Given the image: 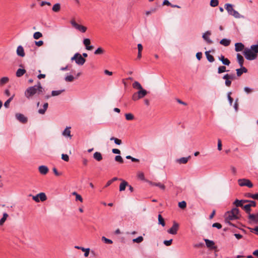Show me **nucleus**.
I'll return each instance as SVG.
<instances>
[{
  "mask_svg": "<svg viewBox=\"0 0 258 258\" xmlns=\"http://www.w3.org/2000/svg\"><path fill=\"white\" fill-rule=\"evenodd\" d=\"M218 150L221 151L222 150V142L220 139L218 140Z\"/></svg>",
  "mask_w": 258,
  "mask_h": 258,
  "instance_id": "nucleus-61",
  "label": "nucleus"
},
{
  "mask_svg": "<svg viewBox=\"0 0 258 258\" xmlns=\"http://www.w3.org/2000/svg\"><path fill=\"white\" fill-rule=\"evenodd\" d=\"M178 206L181 209H184L186 207V203L185 201H182L178 203Z\"/></svg>",
  "mask_w": 258,
  "mask_h": 258,
  "instance_id": "nucleus-48",
  "label": "nucleus"
},
{
  "mask_svg": "<svg viewBox=\"0 0 258 258\" xmlns=\"http://www.w3.org/2000/svg\"><path fill=\"white\" fill-rule=\"evenodd\" d=\"M102 240L103 241H104L105 243H108V244H112L113 242L111 240L108 239L104 236H103L102 237Z\"/></svg>",
  "mask_w": 258,
  "mask_h": 258,
  "instance_id": "nucleus-50",
  "label": "nucleus"
},
{
  "mask_svg": "<svg viewBox=\"0 0 258 258\" xmlns=\"http://www.w3.org/2000/svg\"><path fill=\"white\" fill-rule=\"evenodd\" d=\"M223 79H225V80H227L228 79H234V75L227 74L223 76Z\"/></svg>",
  "mask_w": 258,
  "mask_h": 258,
  "instance_id": "nucleus-41",
  "label": "nucleus"
},
{
  "mask_svg": "<svg viewBox=\"0 0 258 258\" xmlns=\"http://www.w3.org/2000/svg\"><path fill=\"white\" fill-rule=\"evenodd\" d=\"M178 228L179 224L177 222L174 221L172 226L168 230L167 232L169 234L175 235L177 234Z\"/></svg>",
  "mask_w": 258,
  "mask_h": 258,
  "instance_id": "nucleus-10",
  "label": "nucleus"
},
{
  "mask_svg": "<svg viewBox=\"0 0 258 258\" xmlns=\"http://www.w3.org/2000/svg\"><path fill=\"white\" fill-rule=\"evenodd\" d=\"M48 168L45 165H41L38 167V171L42 175L46 174L48 172Z\"/></svg>",
  "mask_w": 258,
  "mask_h": 258,
  "instance_id": "nucleus-14",
  "label": "nucleus"
},
{
  "mask_svg": "<svg viewBox=\"0 0 258 258\" xmlns=\"http://www.w3.org/2000/svg\"><path fill=\"white\" fill-rule=\"evenodd\" d=\"M9 215L7 213H4L3 217L0 219V226H2L6 221Z\"/></svg>",
  "mask_w": 258,
  "mask_h": 258,
  "instance_id": "nucleus-32",
  "label": "nucleus"
},
{
  "mask_svg": "<svg viewBox=\"0 0 258 258\" xmlns=\"http://www.w3.org/2000/svg\"><path fill=\"white\" fill-rule=\"evenodd\" d=\"M43 88L39 82L37 84L32 87H28L25 92V96L30 99L32 96L36 93L40 94L43 92Z\"/></svg>",
  "mask_w": 258,
  "mask_h": 258,
  "instance_id": "nucleus-2",
  "label": "nucleus"
},
{
  "mask_svg": "<svg viewBox=\"0 0 258 258\" xmlns=\"http://www.w3.org/2000/svg\"><path fill=\"white\" fill-rule=\"evenodd\" d=\"M35 43L36 45H37L38 46H41L43 44L44 42L42 40H40L38 41H35Z\"/></svg>",
  "mask_w": 258,
  "mask_h": 258,
  "instance_id": "nucleus-63",
  "label": "nucleus"
},
{
  "mask_svg": "<svg viewBox=\"0 0 258 258\" xmlns=\"http://www.w3.org/2000/svg\"><path fill=\"white\" fill-rule=\"evenodd\" d=\"M26 73V70L24 69H19L16 72V76L21 77Z\"/></svg>",
  "mask_w": 258,
  "mask_h": 258,
  "instance_id": "nucleus-31",
  "label": "nucleus"
},
{
  "mask_svg": "<svg viewBox=\"0 0 258 258\" xmlns=\"http://www.w3.org/2000/svg\"><path fill=\"white\" fill-rule=\"evenodd\" d=\"M244 45L241 42L236 43L235 44V50L236 51H241L244 50Z\"/></svg>",
  "mask_w": 258,
  "mask_h": 258,
  "instance_id": "nucleus-15",
  "label": "nucleus"
},
{
  "mask_svg": "<svg viewBox=\"0 0 258 258\" xmlns=\"http://www.w3.org/2000/svg\"><path fill=\"white\" fill-rule=\"evenodd\" d=\"M125 118L127 120H132L134 118V116L132 113H126L125 114Z\"/></svg>",
  "mask_w": 258,
  "mask_h": 258,
  "instance_id": "nucleus-44",
  "label": "nucleus"
},
{
  "mask_svg": "<svg viewBox=\"0 0 258 258\" xmlns=\"http://www.w3.org/2000/svg\"><path fill=\"white\" fill-rule=\"evenodd\" d=\"M239 211L236 208H233L231 211L225 214V221L230 225H233L229 221L239 218Z\"/></svg>",
  "mask_w": 258,
  "mask_h": 258,
  "instance_id": "nucleus-3",
  "label": "nucleus"
},
{
  "mask_svg": "<svg viewBox=\"0 0 258 258\" xmlns=\"http://www.w3.org/2000/svg\"><path fill=\"white\" fill-rule=\"evenodd\" d=\"M137 93L140 99L143 98L147 94V91L143 89L139 90Z\"/></svg>",
  "mask_w": 258,
  "mask_h": 258,
  "instance_id": "nucleus-22",
  "label": "nucleus"
},
{
  "mask_svg": "<svg viewBox=\"0 0 258 258\" xmlns=\"http://www.w3.org/2000/svg\"><path fill=\"white\" fill-rule=\"evenodd\" d=\"M225 9L229 15L233 16L235 18H243L244 17L241 15L237 11L233 8V5L230 4H226L224 6Z\"/></svg>",
  "mask_w": 258,
  "mask_h": 258,
  "instance_id": "nucleus-4",
  "label": "nucleus"
},
{
  "mask_svg": "<svg viewBox=\"0 0 258 258\" xmlns=\"http://www.w3.org/2000/svg\"><path fill=\"white\" fill-rule=\"evenodd\" d=\"M248 200H236L234 203L236 207H242L243 203H248Z\"/></svg>",
  "mask_w": 258,
  "mask_h": 258,
  "instance_id": "nucleus-28",
  "label": "nucleus"
},
{
  "mask_svg": "<svg viewBox=\"0 0 258 258\" xmlns=\"http://www.w3.org/2000/svg\"><path fill=\"white\" fill-rule=\"evenodd\" d=\"M241 66L242 67L241 68L236 69L237 75L238 76H240L243 73H246L247 71V70L245 68L243 67V66Z\"/></svg>",
  "mask_w": 258,
  "mask_h": 258,
  "instance_id": "nucleus-21",
  "label": "nucleus"
},
{
  "mask_svg": "<svg viewBox=\"0 0 258 258\" xmlns=\"http://www.w3.org/2000/svg\"><path fill=\"white\" fill-rule=\"evenodd\" d=\"M133 241L134 242L139 243L143 241V237L142 236H139L138 237L134 239Z\"/></svg>",
  "mask_w": 258,
  "mask_h": 258,
  "instance_id": "nucleus-46",
  "label": "nucleus"
},
{
  "mask_svg": "<svg viewBox=\"0 0 258 258\" xmlns=\"http://www.w3.org/2000/svg\"><path fill=\"white\" fill-rule=\"evenodd\" d=\"M230 42H231L230 40L227 39H226V38H224V39H222L220 41V43L221 45H224L225 46H229L230 45Z\"/></svg>",
  "mask_w": 258,
  "mask_h": 258,
  "instance_id": "nucleus-29",
  "label": "nucleus"
},
{
  "mask_svg": "<svg viewBox=\"0 0 258 258\" xmlns=\"http://www.w3.org/2000/svg\"><path fill=\"white\" fill-rule=\"evenodd\" d=\"M91 41L89 38H85L83 40V44L85 46L86 49L89 50L93 49V46L90 45Z\"/></svg>",
  "mask_w": 258,
  "mask_h": 258,
  "instance_id": "nucleus-13",
  "label": "nucleus"
},
{
  "mask_svg": "<svg viewBox=\"0 0 258 258\" xmlns=\"http://www.w3.org/2000/svg\"><path fill=\"white\" fill-rule=\"evenodd\" d=\"M243 209L247 213L250 214V212L251 211V207L250 206H249V205H245V206H243Z\"/></svg>",
  "mask_w": 258,
  "mask_h": 258,
  "instance_id": "nucleus-47",
  "label": "nucleus"
},
{
  "mask_svg": "<svg viewBox=\"0 0 258 258\" xmlns=\"http://www.w3.org/2000/svg\"><path fill=\"white\" fill-rule=\"evenodd\" d=\"M172 241V239H170L169 240H164L163 243L166 246H169L171 244Z\"/></svg>",
  "mask_w": 258,
  "mask_h": 258,
  "instance_id": "nucleus-59",
  "label": "nucleus"
},
{
  "mask_svg": "<svg viewBox=\"0 0 258 258\" xmlns=\"http://www.w3.org/2000/svg\"><path fill=\"white\" fill-rule=\"evenodd\" d=\"M211 35V32L210 31H207L205 33H204L203 35V38L209 44L212 43V41L209 38V36Z\"/></svg>",
  "mask_w": 258,
  "mask_h": 258,
  "instance_id": "nucleus-20",
  "label": "nucleus"
},
{
  "mask_svg": "<svg viewBox=\"0 0 258 258\" xmlns=\"http://www.w3.org/2000/svg\"><path fill=\"white\" fill-rule=\"evenodd\" d=\"M132 99L134 101H136V100H138L139 99H140V97H139L138 96V94H137V93H135L133 95V96H132Z\"/></svg>",
  "mask_w": 258,
  "mask_h": 258,
  "instance_id": "nucleus-56",
  "label": "nucleus"
},
{
  "mask_svg": "<svg viewBox=\"0 0 258 258\" xmlns=\"http://www.w3.org/2000/svg\"><path fill=\"white\" fill-rule=\"evenodd\" d=\"M60 5L59 4L57 3L53 5L52 7V11L55 12H58L60 11Z\"/></svg>",
  "mask_w": 258,
  "mask_h": 258,
  "instance_id": "nucleus-37",
  "label": "nucleus"
},
{
  "mask_svg": "<svg viewBox=\"0 0 258 258\" xmlns=\"http://www.w3.org/2000/svg\"><path fill=\"white\" fill-rule=\"evenodd\" d=\"M48 104L45 103L43 105V109H39L38 111V113L41 114H44L48 108Z\"/></svg>",
  "mask_w": 258,
  "mask_h": 258,
  "instance_id": "nucleus-27",
  "label": "nucleus"
},
{
  "mask_svg": "<svg viewBox=\"0 0 258 258\" xmlns=\"http://www.w3.org/2000/svg\"><path fill=\"white\" fill-rule=\"evenodd\" d=\"M61 159L65 161H69V157L67 154H62L61 155Z\"/></svg>",
  "mask_w": 258,
  "mask_h": 258,
  "instance_id": "nucleus-54",
  "label": "nucleus"
},
{
  "mask_svg": "<svg viewBox=\"0 0 258 258\" xmlns=\"http://www.w3.org/2000/svg\"><path fill=\"white\" fill-rule=\"evenodd\" d=\"M42 37V34L40 32H36L33 34V38L35 39H38Z\"/></svg>",
  "mask_w": 258,
  "mask_h": 258,
  "instance_id": "nucleus-42",
  "label": "nucleus"
},
{
  "mask_svg": "<svg viewBox=\"0 0 258 258\" xmlns=\"http://www.w3.org/2000/svg\"><path fill=\"white\" fill-rule=\"evenodd\" d=\"M75 247V248H77L78 249H81L82 251H86V252L84 253V256H85V257L88 256V255L89 254V252H90L89 248H86L79 246H76Z\"/></svg>",
  "mask_w": 258,
  "mask_h": 258,
  "instance_id": "nucleus-19",
  "label": "nucleus"
},
{
  "mask_svg": "<svg viewBox=\"0 0 258 258\" xmlns=\"http://www.w3.org/2000/svg\"><path fill=\"white\" fill-rule=\"evenodd\" d=\"M219 59L222 62L223 64H229L230 63V60L222 55L219 57Z\"/></svg>",
  "mask_w": 258,
  "mask_h": 258,
  "instance_id": "nucleus-30",
  "label": "nucleus"
},
{
  "mask_svg": "<svg viewBox=\"0 0 258 258\" xmlns=\"http://www.w3.org/2000/svg\"><path fill=\"white\" fill-rule=\"evenodd\" d=\"M244 91L247 93H250L253 91V89L248 87H245L244 88Z\"/></svg>",
  "mask_w": 258,
  "mask_h": 258,
  "instance_id": "nucleus-57",
  "label": "nucleus"
},
{
  "mask_svg": "<svg viewBox=\"0 0 258 258\" xmlns=\"http://www.w3.org/2000/svg\"><path fill=\"white\" fill-rule=\"evenodd\" d=\"M16 118L22 123H26L27 121V118L21 113L16 114Z\"/></svg>",
  "mask_w": 258,
  "mask_h": 258,
  "instance_id": "nucleus-12",
  "label": "nucleus"
},
{
  "mask_svg": "<svg viewBox=\"0 0 258 258\" xmlns=\"http://www.w3.org/2000/svg\"><path fill=\"white\" fill-rule=\"evenodd\" d=\"M243 55L249 60L256 59L258 55V44L252 45L250 48H245L243 51Z\"/></svg>",
  "mask_w": 258,
  "mask_h": 258,
  "instance_id": "nucleus-1",
  "label": "nucleus"
},
{
  "mask_svg": "<svg viewBox=\"0 0 258 258\" xmlns=\"http://www.w3.org/2000/svg\"><path fill=\"white\" fill-rule=\"evenodd\" d=\"M204 241L207 247L211 249H215L216 248V246L215 245V243L213 241L208 239H205Z\"/></svg>",
  "mask_w": 258,
  "mask_h": 258,
  "instance_id": "nucleus-11",
  "label": "nucleus"
},
{
  "mask_svg": "<svg viewBox=\"0 0 258 258\" xmlns=\"http://www.w3.org/2000/svg\"><path fill=\"white\" fill-rule=\"evenodd\" d=\"M237 59L239 64H243L244 62L243 57L239 53L237 54Z\"/></svg>",
  "mask_w": 258,
  "mask_h": 258,
  "instance_id": "nucleus-36",
  "label": "nucleus"
},
{
  "mask_svg": "<svg viewBox=\"0 0 258 258\" xmlns=\"http://www.w3.org/2000/svg\"><path fill=\"white\" fill-rule=\"evenodd\" d=\"M128 183L125 180H122L119 185V191H122L125 190L126 186H127Z\"/></svg>",
  "mask_w": 258,
  "mask_h": 258,
  "instance_id": "nucleus-26",
  "label": "nucleus"
},
{
  "mask_svg": "<svg viewBox=\"0 0 258 258\" xmlns=\"http://www.w3.org/2000/svg\"><path fill=\"white\" fill-rule=\"evenodd\" d=\"M71 127H67L62 132V135L66 137H69L71 138L72 136L71 135Z\"/></svg>",
  "mask_w": 258,
  "mask_h": 258,
  "instance_id": "nucleus-18",
  "label": "nucleus"
},
{
  "mask_svg": "<svg viewBox=\"0 0 258 258\" xmlns=\"http://www.w3.org/2000/svg\"><path fill=\"white\" fill-rule=\"evenodd\" d=\"M231 92H229L228 94V100L229 101V103L230 104V105H232V103L233 102V98L230 96V95H231Z\"/></svg>",
  "mask_w": 258,
  "mask_h": 258,
  "instance_id": "nucleus-62",
  "label": "nucleus"
},
{
  "mask_svg": "<svg viewBox=\"0 0 258 258\" xmlns=\"http://www.w3.org/2000/svg\"><path fill=\"white\" fill-rule=\"evenodd\" d=\"M110 140L111 141H112L113 140L114 141V143L116 144V145H120V144H121L122 143V141L120 139H118L117 138H115L114 137H111Z\"/></svg>",
  "mask_w": 258,
  "mask_h": 258,
  "instance_id": "nucleus-43",
  "label": "nucleus"
},
{
  "mask_svg": "<svg viewBox=\"0 0 258 258\" xmlns=\"http://www.w3.org/2000/svg\"><path fill=\"white\" fill-rule=\"evenodd\" d=\"M212 226L213 227H216L218 229H221L222 228L221 224L219 223H215L213 224Z\"/></svg>",
  "mask_w": 258,
  "mask_h": 258,
  "instance_id": "nucleus-58",
  "label": "nucleus"
},
{
  "mask_svg": "<svg viewBox=\"0 0 258 258\" xmlns=\"http://www.w3.org/2000/svg\"><path fill=\"white\" fill-rule=\"evenodd\" d=\"M248 218L252 222H253L255 223H258V214H249Z\"/></svg>",
  "mask_w": 258,
  "mask_h": 258,
  "instance_id": "nucleus-16",
  "label": "nucleus"
},
{
  "mask_svg": "<svg viewBox=\"0 0 258 258\" xmlns=\"http://www.w3.org/2000/svg\"><path fill=\"white\" fill-rule=\"evenodd\" d=\"M72 60H75L78 64H83L85 62V59L79 53L75 54L73 57L71 58Z\"/></svg>",
  "mask_w": 258,
  "mask_h": 258,
  "instance_id": "nucleus-6",
  "label": "nucleus"
},
{
  "mask_svg": "<svg viewBox=\"0 0 258 258\" xmlns=\"http://www.w3.org/2000/svg\"><path fill=\"white\" fill-rule=\"evenodd\" d=\"M93 158L97 161H100L102 159V156L100 152H96L93 154Z\"/></svg>",
  "mask_w": 258,
  "mask_h": 258,
  "instance_id": "nucleus-24",
  "label": "nucleus"
},
{
  "mask_svg": "<svg viewBox=\"0 0 258 258\" xmlns=\"http://www.w3.org/2000/svg\"><path fill=\"white\" fill-rule=\"evenodd\" d=\"M133 87L134 88L138 89V90H141V89H143L141 84L137 81H136L133 83Z\"/></svg>",
  "mask_w": 258,
  "mask_h": 258,
  "instance_id": "nucleus-38",
  "label": "nucleus"
},
{
  "mask_svg": "<svg viewBox=\"0 0 258 258\" xmlns=\"http://www.w3.org/2000/svg\"><path fill=\"white\" fill-rule=\"evenodd\" d=\"M190 156H188L187 157L180 158L177 160V162L179 164H186L188 162V159L190 158Z\"/></svg>",
  "mask_w": 258,
  "mask_h": 258,
  "instance_id": "nucleus-25",
  "label": "nucleus"
},
{
  "mask_svg": "<svg viewBox=\"0 0 258 258\" xmlns=\"http://www.w3.org/2000/svg\"><path fill=\"white\" fill-rule=\"evenodd\" d=\"M70 23L74 28L82 33L86 32L87 30V28L86 26L78 24L74 19L71 20Z\"/></svg>",
  "mask_w": 258,
  "mask_h": 258,
  "instance_id": "nucleus-5",
  "label": "nucleus"
},
{
  "mask_svg": "<svg viewBox=\"0 0 258 258\" xmlns=\"http://www.w3.org/2000/svg\"><path fill=\"white\" fill-rule=\"evenodd\" d=\"M13 96L10 97L8 100H7L4 103V106L5 107L8 108L9 106L10 103L13 99Z\"/></svg>",
  "mask_w": 258,
  "mask_h": 258,
  "instance_id": "nucleus-53",
  "label": "nucleus"
},
{
  "mask_svg": "<svg viewBox=\"0 0 258 258\" xmlns=\"http://www.w3.org/2000/svg\"><path fill=\"white\" fill-rule=\"evenodd\" d=\"M9 81V78L8 77H3L0 80V85H4L7 83Z\"/></svg>",
  "mask_w": 258,
  "mask_h": 258,
  "instance_id": "nucleus-40",
  "label": "nucleus"
},
{
  "mask_svg": "<svg viewBox=\"0 0 258 258\" xmlns=\"http://www.w3.org/2000/svg\"><path fill=\"white\" fill-rule=\"evenodd\" d=\"M245 197L247 198H252L254 200H258V193L255 194H252L250 193H247L245 195Z\"/></svg>",
  "mask_w": 258,
  "mask_h": 258,
  "instance_id": "nucleus-33",
  "label": "nucleus"
},
{
  "mask_svg": "<svg viewBox=\"0 0 258 258\" xmlns=\"http://www.w3.org/2000/svg\"><path fill=\"white\" fill-rule=\"evenodd\" d=\"M248 203L249 204L248 205H249V206H250V207H255L256 206V203L255 201H249V200H248Z\"/></svg>",
  "mask_w": 258,
  "mask_h": 258,
  "instance_id": "nucleus-60",
  "label": "nucleus"
},
{
  "mask_svg": "<svg viewBox=\"0 0 258 258\" xmlns=\"http://www.w3.org/2000/svg\"><path fill=\"white\" fill-rule=\"evenodd\" d=\"M72 73L73 75H67L65 77V81L67 82H73L74 81L75 79H77L78 78V77L81 75V72H78L77 73L75 71H73L72 72Z\"/></svg>",
  "mask_w": 258,
  "mask_h": 258,
  "instance_id": "nucleus-8",
  "label": "nucleus"
},
{
  "mask_svg": "<svg viewBox=\"0 0 258 258\" xmlns=\"http://www.w3.org/2000/svg\"><path fill=\"white\" fill-rule=\"evenodd\" d=\"M76 201H80L81 202H83V198H82V197L81 196V195L78 194L77 195V196H76Z\"/></svg>",
  "mask_w": 258,
  "mask_h": 258,
  "instance_id": "nucleus-64",
  "label": "nucleus"
},
{
  "mask_svg": "<svg viewBox=\"0 0 258 258\" xmlns=\"http://www.w3.org/2000/svg\"><path fill=\"white\" fill-rule=\"evenodd\" d=\"M126 158L127 159H131V160L133 161V162H139V160L138 159H137V158H134V157H132L130 155H128V156H126Z\"/></svg>",
  "mask_w": 258,
  "mask_h": 258,
  "instance_id": "nucleus-55",
  "label": "nucleus"
},
{
  "mask_svg": "<svg viewBox=\"0 0 258 258\" xmlns=\"http://www.w3.org/2000/svg\"><path fill=\"white\" fill-rule=\"evenodd\" d=\"M17 53L19 56H20L21 57H23L25 56L24 48L22 46L20 45L17 47Z\"/></svg>",
  "mask_w": 258,
  "mask_h": 258,
  "instance_id": "nucleus-17",
  "label": "nucleus"
},
{
  "mask_svg": "<svg viewBox=\"0 0 258 258\" xmlns=\"http://www.w3.org/2000/svg\"><path fill=\"white\" fill-rule=\"evenodd\" d=\"M149 183L150 185H153V186H158L159 187H160L161 189H162L163 190H164L165 188V185L160 182L156 183V182H153L152 181H149Z\"/></svg>",
  "mask_w": 258,
  "mask_h": 258,
  "instance_id": "nucleus-23",
  "label": "nucleus"
},
{
  "mask_svg": "<svg viewBox=\"0 0 258 258\" xmlns=\"http://www.w3.org/2000/svg\"><path fill=\"white\" fill-rule=\"evenodd\" d=\"M32 199L36 202H39L40 201L44 202L46 200L47 197L45 193L40 192L35 196H32Z\"/></svg>",
  "mask_w": 258,
  "mask_h": 258,
  "instance_id": "nucleus-9",
  "label": "nucleus"
},
{
  "mask_svg": "<svg viewBox=\"0 0 258 258\" xmlns=\"http://www.w3.org/2000/svg\"><path fill=\"white\" fill-rule=\"evenodd\" d=\"M103 52H104V50L102 48L99 47L95 50V51L94 52V53L95 54H102L103 53Z\"/></svg>",
  "mask_w": 258,
  "mask_h": 258,
  "instance_id": "nucleus-52",
  "label": "nucleus"
},
{
  "mask_svg": "<svg viewBox=\"0 0 258 258\" xmlns=\"http://www.w3.org/2000/svg\"><path fill=\"white\" fill-rule=\"evenodd\" d=\"M158 218L159 224H161L162 226H164L165 225V223L164 222V219L160 214L158 215Z\"/></svg>",
  "mask_w": 258,
  "mask_h": 258,
  "instance_id": "nucleus-39",
  "label": "nucleus"
},
{
  "mask_svg": "<svg viewBox=\"0 0 258 258\" xmlns=\"http://www.w3.org/2000/svg\"><path fill=\"white\" fill-rule=\"evenodd\" d=\"M238 183L240 186H247L249 188L253 187V184L250 180L246 178L239 179L237 180Z\"/></svg>",
  "mask_w": 258,
  "mask_h": 258,
  "instance_id": "nucleus-7",
  "label": "nucleus"
},
{
  "mask_svg": "<svg viewBox=\"0 0 258 258\" xmlns=\"http://www.w3.org/2000/svg\"><path fill=\"white\" fill-rule=\"evenodd\" d=\"M219 4L218 0H211L210 2V6L212 7H215Z\"/></svg>",
  "mask_w": 258,
  "mask_h": 258,
  "instance_id": "nucleus-45",
  "label": "nucleus"
},
{
  "mask_svg": "<svg viewBox=\"0 0 258 258\" xmlns=\"http://www.w3.org/2000/svg\"><path fill=\"white\" fill-rule=\"evenodd\" d=\"M64 89L59 90H55L52 91L51 92V96H56L59 95L61 93L64 91Z\"/></svg>",
  "mask_w": 258,
  "mask_h": 258,
  "instance_id": "nucleus-35",
  "label": "nucleus"
},
{
  "mask_svg": "<svg viewBox=\"0 0 258 258\" xmlns=\"http://www.w3.org/2000/svg\"><path fill=\"white\" fill-rule=\"evenodd\" d=\"M115 160L120 163H122L123 162V159L120 155L116 156L115 157Z\"/></svg>",
  "mask_w": 258,
  "mask_h": 258,
  "instance_id": "nucleus-51",
  "label": "nucleus"
},
{
  "mask_svg": "<svg viewBox=\"0 0 258 258\" xmlns=\"http://www.w3.org/2000/svg\"><path fill=\"white\" fill-rule=\"evenodd\" d=\"M226 71V68L225 66H222L218 68V73L219 74Z\"/></svg>",
  "mask_w": 258,
  "mask_h": 258,
  "instance_id": "nucleus-49",
  "label": "nucleus"
},
{
  "mask_svg": "<svg viewBox=\"0 0 258 258\" xmlns=\"http://www.w3.org/2000/svg\"><path fill=\"white\" fill-rule=\"evenodd\" d=\"M205 53H206V57H207V59L210 62H213L214 60V58L213 56H212L211 54H210V52L209 51H206L205 52Z\"/></svg>",
  "mask_w": 258,
  "mask_h": 258,
  "instance_id": "nucleus-34",
  "label": "nucleus"
}]
</instances>
